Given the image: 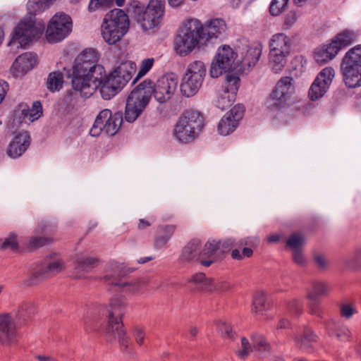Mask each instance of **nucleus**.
I'll return each instance as SVG.
<instances>
[{
  "mask_svg": "<svg viewBox=\"0 0 361 361\" xmlns=\"http://www.w3.org/2000/svg\"><path fill=\"white\" fill-rule=\"evenodd\" d=\"M56 0H28L27 9L30 15H37L48 9Z\"/></svg>",
  "mask_w": 361,
  "mask_h": 361,
  "instance_id": "32",
  "label": "nucleus"
},
{
  "mask_svg": "<svg viewBox=\"0 0 361 361\" xmlns=\"http://www.w3.org/2000/svg\"><path fill=\"white\" fill-rule=\"evenodd\" d=\"M287 310L290 314L297 317L302 312V306L298 299L293 298L287 303Z\"/></svg>",
  "mask_w": 361,
  "mask_h": 361,
  "instance_id": "51",
  "label": "nucleus"
},
{
  "mask_svg": "<svg viewBox=\"0 0 361 361\" xmlns=\"http://www.w3.org/2000/svg\"><path fill=\"white\" fill-rule=\"evenodd\" d=\"M35 312V307L32 302L27 301L23 302L16 312V318L19 321H25Z\"/></svg>",
  "mask_w": 361,
  "mask_h": 361,
  "instance_id": "37",
  "label": "nucleus"
},
{
  "mask_svg": "<svg viewBox=\"0 0 361 361\" xmlns=\"http://www.w3.org/2000/svg\"><path fill=\"white\" fill-rule=\"evenodd\" d=\"M239 85L240 78L238 76L227 75L226 77V85L222 89L235 96Z\"/></svg>",
  "mask_w": 361,
  "mask_h": 361,
  "instance_id": "45",
  "label": "nucleus"
},
{
  "mask_svg": "<svg viewBox=\"0 0 361 361\" xmlns=\"http://www.w3.org/2000/svg\"><path fill=\"white\" fill-rule=\"evenodd\" d=\"M51 239L44 237H32L29 242V245L32 249H37L43 245L49 244Z\"/></svg>",
  "mask_w": 361,
  "mask_h": 361,
  "instance_id": "54",
  "label": "nucleus"
},
{
  "mask_svg": "<svg viewBox=\"0 0 361 361\" xmlns=\"http://www.w3.org/2000/svg\"><path fill=\"white\" fill-rule=\"evenodd\" d=\"M357 37V34L353 30H345L338 34L332 42H336V45L339 46V50L343 47L354 42Z\"/></svg>",
  "mask_w": 361,
  "mask_h": 361,
  "instance_id": "34",
  "label": "nucleus"
},
{
  "mask_svg": "<svg viewBox=\"0 0 361 361\" xmlns=\"http://www.w3.org/2000/svg\"><path fill=\"white\" fill-rule=\"evenodd\" d=\"M122 123L123 115L121 112L112 114L109 109H104L97 116L90 134L97 137L103 133L106 135L113 136L119 130Z\"/></svg>",
  "mask_w": 361,
  "mask_h": 361,
  "instance_id": "11",
  "label": "nucleus"
},
{
  "mask_svg": "<svg viewBox=\"0 0 361 361\" xmlns=\"http://www.w3.org/2000/svg\"><path fill=\"white\" fill-rule=\"evenodd\" d=\"M290 326V322L288 320L282 319L279 321L277 329H286Z\"/></svg>",
  "mask_w": 361,
  "mask_h": 361,
  "instance_id": "64",
  "label": "nucleus"
},
{
  "mask_svg": "<svg viewBox=\"0 0 361 361\" xmlns=\"http://www.w3.org/2000/svg\"><path fill=\"white\" fill-rule=\"evenodd\" d=\"M326 331L329 336H332L334 331L336 332L337 338L340 341H349L351 332L350 329L345 325H336L333 320H328L324 322Z\"/></svg>",
  "mask_w": 361,
  "mask_h": 361,
  "instance_id": "29",
  "label": "nucleus"
},
{
  "mask_svg": "<svg viewBox=\"0 0 361 361\" xmlns=\"http://www.w3.org/2000/svg\"><path fill=\"white\" fill-rule=\"evenodd\" d=\"M290 39L283 33H278L272 36L270 43V51L290 54Z\"/></svg>",
  "mask_w": 361,
  "mask_h": 361,
  "instance_id": "27",
  "label": "nucleus"
},
{
  "mask_svg": "<svg viewBox=\"0 0 361 361\" xmlns=\"http://www.w3.org/2000/svg\"><path fill=\"white\" fill-rule=\"evenodd\" d=\"M37 63L36 54L26 52L20 55L12 65V73L18 78L30 71Z\"/></svg>",
  "mask_w": 361,
  "mask_h": 361,
  "instance_id": "23",
  "label": "nucleus"
},
{
  "mask_svg": "<svg viewBox=\"0 0 361 361\" xmlns=\"http://www.w3.org/2000/svg\"><path fill=\"white\" fill-rule=\"evenodd\" d=\"M269 305L263 292H257L253 298L252 310L255 312L259 313L269 309Z\"/></svg>",
  "mask_w": 361,
  "mask_h": 361,
  "instance_id": "41",
  "label": "nucleus"
},
{
  "mask_svg": "<svg viewBox=\"0 0 361 361\" xmlns=\"http://www.w3.org/2000/svg\"><path fill=\"white\" fill-rule=\"evenodd\" d=\"M42 115V106L39 101L34 102L32 107H29L25 104H21L18 109L14 114V122L19 123L23 122V119L27 118L30 121L37 120Z\"/></svg>",
  "mask_w": 361,
  "mask_h": 361,
  "instance_id": "21",
  "label": "nucleus"
},
{
  "mask_svg": "<svg viewBox=\"0 0 361 361\" xmlns=\"http://www.w3.org/2000/svg\"><path fill=\"white\" fill-rule=\"evenodd\" d=\"M329 292L328 286L322 281L314 282L312 289L308 291L307 298L311 300H317L319 296L326 295Z\"/></svg>",
  "mask_w": 361,
  "mask_h": 361,
  "instance_id": "39",
  "label": "nucleus"
},
{
  "mask_svg": "<svg viewBox=\"0 0 361 361\" xmlns=\"http://www.w3.org/2000/svg\"><path fill=\"white\" fill-rule=\"evenodd\" d=\"M261 55L258 47H250L246 55L238 59L237 53L228 45L219 47L211 63L209 74L212 78H218L224 73L229 71H245L254 66Z\"/></svg>",
  "mask_w": 361,
  "mask_h": 361,
  "instance_id": "3",
  "label": "nucleus"
},
{
  "mask_svg": "<svg viewBox=\"0 0 361 361\" xmlns=\"http://www.w3.org/2000/svg\"><path fill=\"white\" fill-rule=\"evenodd\" d=\"M97 51L86 49L77 56L71 70L66 75L71 78L73 88L83 98H89L99 88L104 99L109 100L116 95L121 89L110 82L102 66L97 64Z\"/></svg>",
  "mask_w": 361,
  "mask_h": 361,
  "instance_id": "1",
  "label": "nucleus"
},
{
  "mask_svg": "<svg viewBox=\"0 0 361 361\" xmlns=\"http://www.w3.org/2000/svg\"><path fill=\"white\" fill-rule=\"evenodd\" d=\"M190 283L194 284L198 289L207 288L211 290L209 287L212 285V281L210 279L206 278L203 273H197L194 274L189 281Z\"/></svg>",
  "mask_w": 361,
  "mask_h": 361,
  "instance_id": "42",
  "label": "nucleus"
},
{
  "mask_svg": "<svg viewBox=\"0 0 361 361\" xmlns=\"http://www.w3.org/2000/svg\"><path fill=\"white\" fill-rule=\"evenodd\" d=\"M343 80L349 88L361 86V45L350 49L341 64Z\"/></svg>",
  "mask_w": 361,
  "mask_h": 361,
  "instance_id": "8",
  "label": "nucleus"
},
{
  "mask_svg": "<svg viewBox=\"0 0 361 361\" xmlns=\"http://www.w3.org/2000/svg\"><path fill=\"white\" fill-rule=\"evenodd\" d=\"M334 76L335 71L331 67H326L320 71L309 90L310 99L314 101L322 97L329 90Z\"/></svg>",
  "mask_w": 361,
  "mask_h": 361,
  "instance_id": "15",
  "label": "nucleus"
},
{
  "mask_svg": "<svg viewBox=\"0 0 361 361\" xmlns=\"http://www.w3.org/2000/svg\"><path fill=\"white\" fill-rule=\"evenodd\" d=\"M63 268L61 259L56 253H53L44 259L40 267L34 272L33 277L42 281L61 272Z\"/></svg>",
  "mask_w": 361,
  "mask_h": 361,
  "instance_id": "16",
  "label": "nucleus"
},
{
  "mask_svg": "<svg viewBox=\"0 0 361 361\" xmlns=\"http://www.w3.org/2000/svg\"><path fill=\"white\" fill-rule=\"evenodd\" d=\"M3 251L10 250L16 252L19 249L18 241L17 235L14 233H11L8 236L3 239Z\"/></svg>",
  "mask_w": 361,
  "mask_h": 361,
  "instance_id": "46",
  "label": "nucleus"
},
{
  "mask_svg": "<svg viewBox=\"0 0 361 361\" xmlns=\"http://www.w3.org/2000/svg\"><path fill=\"white\" fill-rule=\"evenodd\" d=\"M178 79L173 75H166L158 79L154 85L149 80L140 83L129 94L126 99L125 119L129 123L134 122L142 113L154 93L155 99L159 103L169 100L174 94Z\"/></svg>",
  "mask_w": 361,
  "mask_h": 361,
  "instance_id": "2",
  "label": "nucleus"
},
{
  "mask_svg": "<svg viewBox=\"0 0 361 361\" xmlns=\"http://www.w3.org/2000/svg\"><path fill=\"white\" fill-rule=\"evenodd\" d=\"M113 25H104L102 24L101 32L103 39L106 42L109 44H115L116 42L120 41L124 35L127 32L120 27V30L118 29L116 31L112 30Z\"/></svg>",
  "mask_w": 361,
  "mask_h": 361,
  "instance_id": "31",
  "label": "nucleus"
},
{
  "mask_svg": "<svg viewBox=\"0 0 361 361\" xmlns=\"http://www.w3.org/2000/svg\"><path fill=\"white\" fill-rule=\"evenodd\" d=\"M216 325L218 331L222 336L229 338H232L233 337L232 327L229 324L224 321H218L216 322Z\"/></svg>",
  "mask_w": 361,
  "mask_h": 361,
  "instance_id": "52",
  "label": "nucleus"
},
{
  "mask_svg": "<svg viewBox=\"0 0 361 361\" xmlns=\"http://www.w3.org/2000/svg\"><path fill=\"white\" fill-rule=\"evenodd\" d=\"M8 84L6 82H0V104L3 101L8 90Z\"/></svg>",
  "mask_w": 361,
  "mask_h": 361,
  "instance_id": "61",
  "label": "nucleus"
},
{
  "mask_svg": "<svg viewBox=\"0 0 361 361\" xmlns=\"http://www.w3.org/2000/svg\"><path fill=\"white\" fill-rule=\"evenodd\" d=\"M305 236L298 232L292 233L286 240V247L292 250H302L305 245Z\"/></svg>",
  "mask_w": 361,
  "mask_h": 361,
  "instance_id": "40",
  "label": "nucleus"
},
{
  "mask_svg": "<svg viewBox=\"0 0 361 361\" xmlns=\"http://www.w3.org/2000/svg\"><path fill=\"white\" fill-rule=\"evenodd\" d=\"M312 302L309 306L310 313L312 315H317L319 317H322V311L319 305L318 300H312Z\"/></svg>",
  "mask_w": 361,
  "mask_h": 361,
  "instance_id": "59",
  "label": "nucleus"
},
{
  "mask_svg": "<svg viewBox=\"0 0 361 361\" xmlns=\"http://www.w3.org/2000/svg\"><path fill=\"white\" fill-rule=\"evenodd\" d=\"M202 23L197 19L188 20L176 38L175 49L178 54L185 56L190 53L202 39L200 29Z\"/></svg>",
  "mask_w": 361,
  "mask_h": 361,
  "instance_id": "9",
  "label": "nucleus"
},
{
  "mask_svg": "<svg viewBox=\"0 0 361 361\" xmlns=\"http://www.w3.org/2000/svg\"><path fill=\"white\" fill-rule=\"evenodd\" d=\"M226 30L225 21L221 18H214L208 20L200 29L202 39L209 40L221 37Z\"/></svg>",
  "mask_w": 361,
  "mask_h": 361,
  "instance_id": "19",
  "label": "nucleus"
},
{
  "mask_svg": "<svg viewBox=\"0 0 361 361\" xmlns=\"http://www.w3.org/2000/svg\"><path fill=\"white\" fill-rule=\"evenodd\" d=\"M253 348L262 357H267L271 350V347L266 338L261 334H254L251 336Z\"/></svg>",
  "mask_w": 361,
  "mask_h": 361,
  "instance_id": "30",
  "label": "nucleus"
},
{
  "mask_svg": "<svg viewBox=\"0 0 361 361\" xmlns=\"http://www.w3.org/2000/svg\"><path fill=\"white\" fill-rule=\"evenodd\" d=\"M317 336L309 329H305L302 336H295L294 337L295 342L298 347L300 348H307L310 343L317 341Z\"/></svg>",
  "mask_w": 361,
  "mask_h": 361,
  "instance_id": "35",
  "label": "nucleus"
},
{
  "mask_svg": "<svg viewBox=\"0 0 361 361\" xmlns=\"http://www.w3.org/2000/svg\"><path fill=\"white\" fill-rule=\"evenodd\" d=\"M176 226L166 225L159 227L160 234L155 238L154 245L157 247H161L165 245L171 239L176 231Z\"/></svg>",
  "mask_w": 361,
  "mask_h": 361,
  "instance_id": "33",
  "label": "nucleus"
},
{
  "mask_svg": "<svg viewBox=\"0 0 361 361\" xmlns=\"http://www.w3.org/2000/svg\"><path fill=\"white\" fill-rule=\"evenodd\" d=\"M135 70V63L130 61H126L122 62L107 78L111 83L121 90L130 80Z\"/></svg>",
  "mask_w": 361,
  "mask_h": 361,
  "instance_id": "18",
  "label": "nucleus"
},
{
  "mask_svg": "<svg viewBox=\"0 0 361 361\" xmlns=\"http://www.w3.org/2000/svg\"><path fill=\"white\" fill-rule=\"evenodd\" d=\"M30 145V137L28 133H20L9 143L7 154L13 159L18 158L27 149Z\"/></svg>",
  "mask_w": 361,
  "mask_h": 361,
  "instance_id": "22",
  "label": "nucleus"
},
{
  "mask_svg": "<svg viewBox=\"0 0 361 361\" xmlns=\"http://www.w3.org/2000/svg\"><path fill=\"white\" fill-rule=\"evenodd\" d=\"M355 312V308L350 304L345 303L340 306V314L343 317L350 319Z\"/></svg>",
  "mask_w": 361,
  "mask_h": 361,
  "instance_id": "55",
  "label": "nucleus"
},
{
  "mask_svg": "<svg viewBox=\"0 0 361 361\" xmlns=\"http://www.w3.org/2000/svg\"><path fill=\"white\" fill-rule=\"evenodd\" d=\"M71 18L65 13H56L51 19L47 29V38L51 43L64 39L71 31Z\"/></svg>",
  "mask_w": 361,
  "mask_h": 361,
  "instance_id": "13",
  "label": "nucleus"
},
{
  "mask_svg": "<svg viewBox=\"0 0 361 361\" xmlns=\"http://www.w3.org/2000/svg\"><path fill=\"white\" fill-rule=\"evenodd\" d=\"M293 79L290 77H283L276 83L274 90L266 102L267 106L270 109L283 106L290 95L294 92Z\"/></svg>",
  "mask_w": 361,
  "mask_h": 361,
  "instance_id": "14",
  "label": "nucleus"
},
{
  "mask_svg": "<svg viewBox=\"0 0 361 361\" xmlns=\"http://www.w3.org/2000/svg\"><path fill=\"white\" fill-rule=\"evenodd\" d=\"M129 273V269L123 264L111 262L106 265L103 280L106 285L119 286L122 290L128 293L139 291L147 281L144 279H135L130 281L121 282L123 277Z\"/></svg>",
  "mask_w": 361,
  "mask_h": 361,
  "instance_id": "7",
  "label": "nucleus"
},
{
  "mask_svg": "<svg viewBox=\"0 0 361 361\" xmlns=\"http://www.w3.org/2000/svg\"><path fill=\"white\" fill-rule=\"evenodd\" d=\"M45 29L44 23H33L32 21L20 22L15 27L10 46L16 45L17 48L25 47L35 38L39 37Z\"/></svg>",
  "mask_w": 361,
  "mask_h": 361,
  "instance_id": "12",
  "label": "nucleus"
},
{
  "mask_svg": "<svg viewBox=\"0 0 361 361\" xmlns=\"http://www.w3.org/2000/svg\"><path fill=\"white\" fill-rule=\"evenodd\" d=\"M114 0H90L88 11L94 12L97 10H105L113 5Z\"/></svg>",
  "mask_w": 361,
  "mask_h": 361,
  "instance_id": "48",
  "label": "nucleus"
},
{
  "mask_svg": "<svg viewBox=\"0 0 361 361\" xmlns=\"http://www.w3.org/2000/svg\"><path fill=\"white\" fill-rule=\"evenodd\" d=\"M164 9L165 0H150L145 10L141 6H135L133 13L142 28L148 30L160 24Z\"/></svg>",
  "mask_w": 361,
  "mask_h": 361,
  "instance_id": "10",
  "label": "nucleus"
},
{
  "mask_svg": "<svg viewBox=\"0 0 361 361\" xmlns=\"http://www.w3.org/2000/svg\"><path fill=\"white\" fill-rule=\"evenodd\" d=\"M235 98V94H231L222 89L218 93L217 98L215 102L216 106L217 108L224 110L232 105Z\"/></svg>",
  "mask_w": 361,
  "mask_h": 361,
  "instance_id": "38",
  "label": "nucleus"
},
{
  "mask_svg": "<svg viewBox=\"0 0 361 361\" xmlns=\"http://www.w3.org/2000/svg\"><path fill=\"white\" fill-rule=\"evenodd\" d=\"M133 336L137 344L142 345L143 343L145 334L142 328L138 326L134 327L133 330Z\"/></svg>",
  "mask_w": 361,
  "mask_h": 361,
  "instance_id": "56",
  "label": "nucleus"
},
{
  "mask_svg": "<svg viewBox=\"0 0 361 361\" xmlns=\"http://www.w3.org/2000/svg\"><path fill=\"white\" fill-rule=\"evenodd\" d=\"M104 25H114L112 30H120V27L127 32L129 28V20L126 13L119 8H115L106 14L103 23Z\"/></svg>",
  "mask_w": 361,
  "mask_h": 361,
  "instance_id": "24",
  "label": "nucleus"
},
{
  "mask_svg": "<svg viewBox=\"0 0 361 361\" xmlns=\"http://www.w3.org/2000/svg\"><path fill=\"white\" fill-rule=\"evenodd\" d=\"M217 248L216 252L219 251L221 253L228 252L234 246V240L232 238H227L222 241H216Z\"/></svg>",
  "mask_w": 361,
  "mask_h": 361,
  "instance_id": "53",
  "label": "nucleus"
},
{
  "mask_svg": "<svg viewBox=\"0 0 361 361\" xmlns=\"http://www.w3.org/2000/svg\"><path fill=\"white\" fill-rule=\"evenodd\" d=\"M203 80L204 79L198 75L192 76L185 73L180 84V92L182 94L187 97L194 96L201 87Z\"/></svg>",
  "mask_w": 361,
  "mask_h": 361,
  "instance_id": "25",
  "label": "nucleus"
},
{
  "mask_svg": "<svg viewBox=\"0 0 361 361\" xmlns=\"http://www.w3.org/2000/svg\"><path fill=\"white\" fill-rule=\"evenodd\" d=\"M185 73L192 76L198 75L204 79L206 75V66L202 61H195L188 65Z\"/></svg>",
  "mask_w": 361,
  "mask_h": 361,
  "instance_id": "43",
  "label": "nucleus"
},
{
  "mask_svg": "<svg viewBox=\"0 0 361 361\" xmlns=\"http://www.w3.org/2000/svg\"><path fill=\"white\" fill-rule=\"evenodd\" d=\"M49 227H51V225H49L48 222H42L39 224V229L41 233H45L51 231V229Z\"/></svg>",
  "mask_w": 361,
  "mask_h": 361,
  "instance_id": "63",
  "label": "nucleus"
},
{
  "mask_svg": "<svg viewBox=\"0 0 361 361\" xmlns=\"http://www.w3.org/2000/svg\"><path fill=\"white\" fill-rule=\"evenodd\" d=\"M298 16L295 11H290L288 13L284 18V25L287 28L290 27L297 20Z\"/></svg>",
  "mask_w": 361,
  "mask_h": 361,
  "instance_id": "58",
  "label": "nucleus"
},
{
  "mask_svg": "<svg viewBox=\"0 0 361 361\" xmlns=\"http://www.w3.org/2000/svg\"><path fill=\"white\" fill-rule=\"evenodd\" d=\"M240 341L241 347L240 349L236 351V354L240 359L245 360L252 352L254 348L252 343L250 344L245 337H242Z\"/></svg>",
  "mask_w": 361,
  "mask_h": 361,
  "instance_id": "47",
  "label": "nucleus"
},
{
  "mask_svg": "<svg viewBox=\"0 0 361 361\" xmlns=\"http://www.w3.org/2000/svg\"><path fill=\"white\" fill-rule=\"evenodd\" d=\"M216 248L215 240H209L202 247L199 240L193 239L183 249L180 259L183 262H200L204 267H209L215 262Z\"/></svg>",
  "mask_w": 361,
  "mask_h": 361,
  "instance_id": "6",
  "label": "nucleus"
},
{
  "mask_svg": "<svg viewBox=\"0 0 361 361\" xmlns=\"http://www.w3.org/2000/svg\"><path fill=\"white\" fill-rule=\"evenodd\" d=\"M293 260L300 266H305L306 264V259L302 252V250H293Z\"/></svg>",
  "mask_w": 361,
  "mask_h": 361,
  "instance_id": "57",
  "label": "nucleus"
},
{
  "mask_svg": "<svg viewBox=\"0 0 361 361\" xmlns=\"http://www.w3.org/2000/svg\"><path fill=\"white\" fill-rule=\"evenodd\" d=\"M63 74L59 72L51 73L47 79V88L51 91L59 90L62 87Z\"/></svg>",
  "mask_w": 361,
  "mask_h": 361,
  "instance_id": "44",
  "label": "nucleus"
},
{
  "mask_svg": "<svg viewBox=\"0 0 361 361\" xmlns=\"http://www.w3.org/2000/svg\"><path fill=\"white\" fill-rule=\"evenodd\" d=\"M288 56V54L283 53L269 51V63L272 70L275 73H279L282 71L286 63V58Z\"/></svg>",
  "mask_w": 361,
  "mask_h": 361,
  "instance_id": "36",
  "label": "nucleus"
},
{
  "mask_svg": "<svg viewBox=\"0 0 361 361\" xmlns=\"http://www.w3.org/2000/svg\"><path fill=\"white\" fill-rule=\"evenodd\" d=\"M203 126V117L198 111H185L175 126L173 136L180 142L187 143L198 136Z\"/></svg>",
  "mask_w": 361,
  "mask_h": 361,
  "instance_id": "5",
  "label": "nucleus"
},
{
  "mask_svg": "<svg viewBox=\"0 0 361 361\" xmlns=\"http://www.w3.org/2000/svg\"><path fill=\"white\" fill-rule=\"evenodd\" d=\"M99 260L93 257L80 256L77 257L75 271L77 278H82L83 274L90 272L98 265Z\"/></svg>",
  "mask_w": 361,
  "mask_h": 361,
  "instance_id": "28",
  "label": "nucleus"
},
{
  "mask_svg": "<svg viewBox=\"0 0 361 361\" xmlns=\"http://www.w3.org/2000/svg\"><path fill=\"white\" fill-rule=\"evenodd\" d=\"M17 336L15 322L9 314H0V342L8 345L13 342Z\"/></svg>",
  "mask_w": 361,
  "mask_h": 361,
  "instance_id": "20",
  "label": "nucleus"
},
{
  "mask_svg": "<svg viewBox=\"0 0 361 361\" xmlns=\"http://www.w3.org/2000/svg\"><path fill=\"white\" fill-rule=\"evenodd\" d=\"M244 114L243 107L240 105L233 106L221 119L218 125V131L222 135L233 133L239 124Z\"/></svg>",
  "mask_w": 361,
  "mask_h": 361,
  "instance_id": "17",
  "label": "nucleus"
},
{
  "mask_svg": "<svg viewBox=\"0 0 361 361\" xmlns=\"http://www.w3.org/2000/svg\"><path fill=\"white\" fill-rule=\"evenodd\" d=\"M254 240L250 238H243L238 241V247H243L245 245L251 246L254 244Z\"/></svg>",
  "mask_w": 361,
  "mask_h": 361,
  "instance_id": "62",
  "label": "nucleus"
},
{
  "mask_svg": "<svg viewBox=\"0 0 361 361\" xmlns=\"http://www.w3.org/2000/svg\"><path fill=\"white\" fill-rule=\"evenodd\" d=\"M126 300L123 297H114L111 299L108 312V324L106 334L109 340L118 338L122 348L126 349L129 338L123 329L122 317L126 312Z\"/></svg>",
  "mask_w": 361,
  "mask_h": 361,
  "instance_id": "4",
  "label": "nucleus"
},
{
  "mask_svg": "<svg viewBox=\"0 0 361 361\" xmlns=\"http://www.w3.org/2000/svg\"><path fill=\"white\" fill-rule=\"evenodd\" d=\"M154 63V59H146L141 62L140 70L137 74V76L133 81V84H135L137 80L140 78L143 77L152 67Z\"/></svg>",
  "mask_w": 361,
  "mask_h": 361,
  "instance_id": "49",
  "label": "nucleus"
},
{
  "mask_svg": "<svg viewBox=\"0 0 361 361\" xmlns=\"http://www.w3.org/2000/svg\"><path fill=\"white\" fill-rule=\"evenodd\" d=\"M314 262L317 267L321 269H325L328 265L326 257L322 254H316L314 255Z\"/></svg>",
  "mask_w": 361,
  "mask_h": 361,
  "instance_id": "60",
  "label": "nucleus"
},
{
  "mask_svg": "<svg viewBox=\"0 0 361 361\" xmlns=\"http://www.w3.org/2000/svg\"><path fill=\"white\" fill-rule=\"evenodd\" d=\"M288 0H273L271 3L269 12L272 16L279 15L287 6Z\"/></svg>",
  "mask_w": 361,
  "mask_h": 361,
  "instance_id": "50",
  "label": "nucleus"
},
{
  "mask_svg": "<svg viewBox=\"0 0 361 361\" xmlns=\"http://www.w3.org/2000/svg\"><path fill=\"white\" fill-rule=\"evenodd\" d=\"M339 46L336 45V42H332L329 44L323 45L317 48L314 54V58L319 64H324L331 60L336 56L339 51Z\"/></svg>",
  "mask_w": 361,
  "mask_h": 361,
  "instance_id": "26",
  "label": "nucleus"
}]
</instances>
